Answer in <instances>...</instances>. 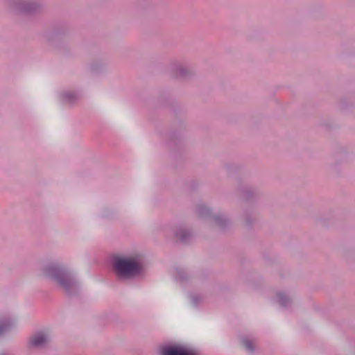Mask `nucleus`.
Instances as JSON below:
<instances>
[{"instance_id": "obj_6", "label": "nucleus", "mask_w": 355, "mask_h": 355, "mask_svg": "<svg viewBox=\"0 0 355 355\" xmlns=\"http://www.w3.org/2000/svg\"><path fill=\"white\" fill-rule=\"evenodd\" d=\"M1 331H2V328L0 327V334L1 333Z\"/></svg>"}, {"instance_id": "obj_1", "label": "nucleus", "mask_w": 355, "mask_h": 355, "mask_svg": "<svg viewBox=\"0 0 355 355\" xmlns=\"http://www.w3.org/2000/svg\"><path fill=\"white\" fill-rule=\"evenodd\" d=\"M114 268L119 277H129L138 274L141 267L137 259L117 257L114 260Z\"/></svg>"}, {"instance_id": "obj_2", "label": "nucleus", "mask_w": 355, "mask_h": 355, "mask_svg": "<svg viewBox=\"0 0 355 355\" xmlns=\"http://www.w3.org/2000/svg\"><path fill=\"white\" fill-rule=\"evenodd\" d=\"M162 355H197L193 350L182 347H166L162 350Z\"/></svg>"}, {"instance_id": "obj_5", "label": "nucleus", "mask_w": 355, "mask_h": 355, "mask_svg": "<svg viewBox=\"0 0 355 355\" xmlns=\"http://www.w3.org/2000/svg\"><path fill=\"white\" fill-rule=\"evenodd\" d=\"M243 345H244L245 347L248 350H251L252 349V347L250 345V343L248 340H244Z\"/></svg>"}, {"instance_id": "obj_3", "label": "nucleus", "mask_w": 355, "mask_h": 355, "mask_svg": "<svg viewBox=\"0 0 355 355\" xmlns=\"http://www.w3.org/2000/svg\"><path fill=\"white\" fill-rule=\"evenodd\" d=\"M47 342V337L43 333L33 336L30 340V345L34 347L43 346Z\"/></svg>"}, {"instance_id": "obj_4", "label": "nucleus", "mask_w": 355, "mask_h": 355, "mask_svg": "<svg viewBox=\"0 0 355 355\" xmlns=\"http://www.w3.org/2000/svg\"><path fill=\"white\" fill-rule=\"evenodd\" d=\"M49 274L50 275L53 276L61 285L67 287V284L62 279L64 278L63 274L61 272V271L59 269L53 268V271L49 272Z\"/></svg>"}]
</instances>
